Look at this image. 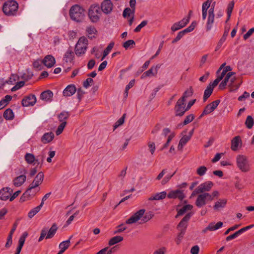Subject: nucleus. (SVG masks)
<instances>
[{
    "label": "nucleus",
    "instance_id": "obj_50",
    "mask_svg": "<svg viewBox=\"0 0 254 254\" xmlns=\"http://www.w3.org/2000/svg\"><path fill=\"white\" fill-rule=\"evenodd\" d=\"M66 122H63V123H61V124L59 126L57 129L56 131V133L57 135H59L62 133L64 128L66 125Z\"/></svg>",
    "mask_w": 254,
    "mask_h": 254
},
{
    "label": "nucleus",
    "instance_id": "obj_30",
    "mask_svg": "<svg viewBox=\"0 0 254 254\" xmlns=\"http://www.w3.org/2000/svg\"><path fill=\"white\" fill-rule=\"evenodd\" d=\"M166 196V191L157 193L148 198L149 200H160L165 198Z\"/></svg>",
    "mask_w": 254,
    "mask_h": 254
},
{
    "label": "nucleus",
    "instance_id": "obj_58",
    "mask_svg": "<svg viewBox=\"0 0 254 254\" xmlns=\"http://www.w3.org/2000/svg\"><path fill=\"white\" fill-rule=\"evenodd\" d=\"M24 84H25V82H24V81H23L18 82L16 84V85L12 88L11 91H15L16 90H18L19 89H20V88L23 87L24 86Z\"/></svg>",
    "mask_w": 254,
    "mask_h": 254
},
{
    "label": "nucleus",
    "instance_id": "obj_4",
    "mask_svg": "<svg viewBox=\"0 0 254 254\" xmlns=\"http://www.w3.org/2000/svg\"><path fill=\"white\" fill-rule=\"evenodd\" d=\"M102 10L98 4L91 5L88 10V16L93 23H96L100 20Z\"/></svg>",
    "mask_w": 254,
    "mask_h": 254
},
{
    "label": "nucleus",
    "instance_id": "obj_25",
    "mask_svg": "<svg viewBox=\"0 0 254 254\" xmlns=\"http://www.w3.org/2000/svg\"><path fill=\"white\" fill-rule=\"evenodd\" d=\"M54 138V134L52 132L45 133L41 138V141L43 143H48L51 142Z\"/></svg>",
    "mask_w": 254,
    "mask_h": 254
},
{
    "label": "nucleus",
    "instance_id": "obj_41",
    "mask_svg": "<svg viewBox=\"0 0 254 254\" xmlns=\"http://www.w3.org/2000/svg\"><path fill=\"white\" fill-rule=\"evenodd\" d=\"M44 180V174L43 172H39L35 177L33 181L39 186L42 184Z\"/></svg>",
    "mask_w": 254,
    "mask_h": 254
},
{
    "label": "nucleus",
    "instance_id": "obj_5",
    "mask_svg": "<svg viewBox=\"0 0 254 254\" xmlns=\"http://www.w3.org/2000/svg\"><path fill=\"white\" fill-rule=\"evenodd\" d=\"M88 41L85 37H80L75 47V53L78 57L83 55L87 49Z\"/></svg>",
    "mask_w": 254,
    "mask_h": 254
},
{
    "label": "nucleus",
    "instance_id": "obj_14",
    "mask_svg": "<svg viewBox=\"0 0 254 254\" xmlns=\"http://www.w3.org/2000/svg\"><path fill=\"white\" fill-rule=\"evenodd\" d=\"M36 102V98L34 95L31 94L24 98L21 102L24 107L33 106Z\"/></svg>",
    "mask_w": 254,
    "mask_h": 254
},
{
    "label": "nucleus",
    "instance_id": "obj_36",
    "mask_svg": "<svg viewBox=\"0 0 254 254\" xmlns=\"http://www.w3.org/2000/svg\"><path fill=\"white\" fill-rule=\"evenodd\" d=\"M227 203V200L225 199H220L219 201L215 203L214 206L215 210H218L220 208H223L225 206Z\"/></svg>",
    "mask_w": 254,
    "mask_h": 254
},
{
    "label": "nucleus",
    "instance_id": "obj_37",
    "mask_svg": "<svg viewBox=\"0 0 254 254\" xmlns=\"http://www.w3.org/2000/svg\"><path fill=\"white\" fill-rule=\"evenodd\" d=\"M70 114L68 112L63 111L58 116V119L60 122H66V120L69 118Z\"/></svg>",
    "mask_w": 254,
    "mask_h": 254
},
{
    "label": "nucleus",
    "instance_id": "obj_40",
    "mask_svg": "<svg viewBox=\"0 0 254 254\" xmlns=\"http://www.w3.org/2000/svg\"><path fill=\"white\" fill-rule=\"evenodd\" d=\"M213 89L209 86H207L206 89L204 90L203 95V101L205 102L206 100L211 96L212 93Z\"/></svg>",
    "mask_w": 254,
    "mask_h": 254
},
{
    "label": "nucleus",
    "instance_id": "obj_54",
    "mask_svg": "<svg viewBox=\"0 0 254 254\" xmlns=\"http://www.w3.org/2000/svg\"><path fill=\"white\" fill-rule=\"evenodd\" d=\"M148 22L147 20L142 21L140 24H139L134 30V32H139L141 28L146 26Z\"/></svg>",
    "mask_w": 254,
    "mask_h": 254
},
{
    "label": "nucleus",
    "instance_id": "obj_56",
    "mask_svg": "<svg viewBox=\"0 0 254 254\" xmlns=\"http://www.w3.org/2000/svg\"><path fill=\"white\" fill-rule=\"evenodd\" d=\"M93 83V80L92 78L89 77L86 79L85 81L83 82V86L85 88H88L90 87L91 84Z\"/></svg>",
    "mask_w": 254,
    "mask_h": 254
},
{
    "label": "nucleus",
    "instance_id": "obj_12",
    "mask_svg": "<svg viewBox=\"0 0 254 254\" xmlns=\"http://www.w3.org/2000/svg\"><path fill=\"white\" fill-rule=\"evenodd\" d=\"M100 8L105 14H110L113 10V4L111 0H104L101 3Z\"/></svg>",
    "mask_w": 254,
    "mask_h": 254
},
{
    "label": "nucleus",
    "instance_id": "obj_11",
    "mask_svg": "<svg viewBox=\"0 0 254 254\" xmlns=\"http://www.w3.org/2000/svg\"><path fill=\"white\" fill-rule=\"evenodd\" d=\"M192 215V212H189L182 219L177 226V228L179 231L186 232L188 226V222Z\"/></svg>",
    "mask_w": 254,
    "mask_h": 254
},
{
    "label": "nucleus",
    "instance_id": "obj_33",
    "mask_svg": "<svg viewBox=\"0 0 254 254\" xmlns=\"http://www.w3.org/2000/svg\"><path fill=\"white\" fill-rule=\"evenodd\" d=\"M192 205L190 204L184 205L182 208L178 211V213L176 217H177L179 216L183 215L187 212V210H190L192 209Z\"/></svg>",
    "mask_w": 254,
    "mask_h": 254
},
{
    "label": "nucleus",
    "instance_id": "obj_57",
    "mask_svg": "<svg viewBox=\"0 0 254 254\" xmlns=\"http://www.w3.org/2000/svg\"><path fill=\"white\" fill-rule=\"evenodd\" d=\"M223 78L220 77L219 75H218L216 79L214 80V81L212 83H210L208 86L212 87V88L214 89V88L216 86L219 82Z\"/></svg>",
    "mask_w": 254,
    "mask_h": 254
},
{
    "label": "nucleus",
    "instance_id": "obj_10",
    "mask_svg": "<svg viewBox=\"0 0 254 254\" xmlns=\"http://www.w3.org/2000/svg\"><path fill=\"white\" fill-rule=\"evenodd\" d=\"M185 102V101L180 99L177 102L174 108L176 116H182L187 111Z\"/></svg>",
    "mask_w": 254,
    "mask_h": 254
},
{
    "label": "nucleus",
    "instance_id": "obj_6",
    "mask_svg": "<svg viewBox=\"0 0 254 254\" xmlns=\"http://www.w3.org/2000/svg\"><path fill=\"white\" fill-rule=\"evenodd\" d=\"M238 167L243 172H247L250 170V166L248 158L243 155H239L236 158Z\"/></svg>",
    "mask_w": 254,
    "mask_h": 254
},
{
    "label": "nucleus",
    "instance_id": "obj_52",
    "mask_svg": "<svg viewBox=\"0 0 254 254\" xmlns=\"http://www.w3.org/2000/svg\"><path fill=\"white\" fill-rule=\"evenodd\" d=\"M28 234L27 232H24L23 233L22 235L20 237L18 241V246L20 247H23L25 241V238L27 237Z\"/></svg>",
    "mask_w": 254,
    "mask_h": 254
},
{
    "label": "nucleus",
    "instance_id": "obj_20",
    "mask_svg": "<svg viewBox=\"0 0 254 254\" xmlns=\"http://www.w3.org/2000/svg\"><path fill=\"white\" fill-rule=\"evenodd\" d=\"M223 222H218L216 224L215 223H210L207 227L202 230L203 233H206L207 231H213L219 229L221 228L223 226Z\"/></svg>",
    "mask_w": 254,
    "mask_h": 254
},
{
    "label": "nucleus",
    "instance_id": "obj_60",
    "mask_svg": "<svg viewBox=\"0 0 254 254\" xmlns=\"http://www.w3.org/2000/svg\"><path fill=\"white\" fill-rule=\"evenodd\" d=\"M47 231H48V229L46 228H44L42 229V230L41 231L40 236L38 239V242L42 241L43 240V239L45 237H46V236H47L46 234H47Z\"/></svg>",
    "mask_w": 254,
    "mask_h": 254
},
{
    "label": "nucleus",
    "instance_id": "obj_8",
    "mask_svg": "<svg viewBox=\"0 0 254 254\" xmlns=\"http://www.w3.org/2000/svg\"><path fill=\"white\" fill-rule=\"evenodd\" d=\"M24 159L28 164H31L35 162V163L37 164V166L38 165H41V166L44 161V156H42L40 157V156H39L37 158H35L33 154L26 153L24 156Z\"/></svg>",
    "mask_w": 254,
    "mask_h": 254
},
{
    "label": "nucleus",
    "instance_id": "obj_63",
    "mask_svg": "<svg viewBox=\"0 0 254 254\" xmlns=\"http://www.w3.org/2000/svg\"><path fill=\"white\" fill-rule=\"evenodd\" d=\"M180 233L178 234L177 238L176 240V243L178 245L180 243L182 238L184 237V235L185 234L186 232L179 231Z\"/></svg>",
    "mask_w": 254,
    "mask_h": 254
},
{
    "label": "nucleus",
    "instance_id": "obj_3",
    "mask_svg": "<svg viewBox=\"0 0 254 254\" xmlns=\"http://www.w3.org/2000/svg\"><path fill=\"white\" fill-rule=\"evenodd\" d=\"M18 8V4L15 0H8L3 4L2 10L5 15L11 16L16 14Z\"/></svg>",
    "mask_w": 254,
    "mask_h": 254
},
{
    "label": "nucleus",
    "instance_id": "obj_1",
    "mask_svg": "<svg viewBox=\"0 0 254 254\" xmlns=\"http://www.w3.org/2000/svg\"><path fill=\"white\" fill-rule=\"evenodd\" d=\"M144 212L145 209H140L127 219L126 223L127 224H132L137 222L139 220H141L142 223L149 221L151 219L152 215L147 213L144 214Z\"/></svg>",
    "mask_w": 254,
    "mask_h": 254
},
{
    "label": "nucleus",
    "instance_id": "obj_28",
    "mask_svg": "<svg viewBox=\"0 0 254 254\" xmlns=\"http://www.w3.org/2000/svg\"><path fill=\"white\" fill-rule=\"evenodd\" d=\"M228 33H229V30H225L222 37H221V38L220 39L218 43H217V45L215 48V51H218L221 48L223 44L226 41V38L228 35Z\"/></svg>",
    "mask_w": 254,
    "mask_h": 254
},
{
    "label": "nucleus",
    "instance_id": "obj_62",
    "mask_svg": "<svg viewBox=\"0 0 254 254\" xmlns=\"http://www.w3.org/2000/svg\"><path fill=\"white\" fill-rule=\"evenodd\" d=\"M175 172H174L173 174H168L162 180L161 182L162 185H165L168 182V181L171 179V178L174 175Z\"/></svg>",
    "mask_w": 254,
    "mask_h": 254
},
{
    "label": "nucleus",
    "instance_id": "obj_45",
    "mask_svg": "<svg viewBox=\"0 0 254 254\" xmlns=\"http://www.w3.org/2000/svg\"><path fill=\"white\" fill-rule=\"evenodd\" d=\"M193 94V90L191 87H190L189 89H187L183 94L182 97L180 98L182 100L185 101L186 98L190 97Z\"/></svg>",
    "mask_w": 254,
    "mask_h": 254
},
{
    "label": "nucleus",
    "instance_id": "obj_23",
    "mask_svg": "<svg viewBox=\"0 0 254 254\" xmlns=\"http://www.w3.org/2000/svg\"><path fill=\"white\" fill-rule=\"evenodd\" d=\"M53 96V93L49 90H47L41 93L40 99L42 100L51 102Z\"/></svg>",
    "mask_w": 254,
    "mask_h": 254
},
{
    "label": "nucleus",
    "instance_id": "obj_16",
    "mask_svg": "<svg viewBox=\"0 0 254 254\" xmlns=\"http://www.w3.org/2000/svg\"><path fill=\"white\" fill-rule=\"evenodd\" d=\"M214 184L211 181H207L202 183L197 187V190L201 191V193L206 192L211 190Z\"/></svg>",
    "mask_w": 254,
    "mask_h": 254
},
{
    "label": "nucleus",
    "instance_id": "obj_47",
    "mask_svg": "<svg viewBox=\"0 0 254 254\" xmlns=\"http://www.w3.org/2000/svg\"><path fill=\"white\" fill-rule=\"evenodd\" d=\"M126 116V114H124L122 117L116 122L114 126V130H115V129H116L119 127H120V126L124 124Z\"/></svg>",
    "mask_w": 254,
    "mask_h": 254
},
{
    "label": "nucleus",
    "instance_id": "obj_34",
    "mask_svg": "<svg viewBox=\"0 0 254 254\" xmlns=\"http://www.w3.org/2000/svg\"><path fill=\"white\" fill-rule=\"evenodd\" d=\"M11 99L12 97L10 95H7L3 99H1L0 101V110L6 106Z\"/></svg>",
    "mask_w": 254,
    "mask_h": 254
},
{
    "label": "nucleus",
    "instance_id": "obj_38",
    "mask_svg": "<svg viewBox=\"0 0 254 254\" xmlns=\"http://www.w3.org/2000/svg\"><path fill=\"white\" fill-rule=\"evenodd\" d=\"M123 240V237L120 236H116L111 238L109 242V245L111 246L114 245Z\"/></svg>",
    "mask_w": 254,
    "mask_h": 254
},
{
    "label": "nucleus",
    "instance_id": "obj_42",
    "mask_svg": "<svg viewBox=\"0 0 254 254\" xmlns=\"http://www.w3.org/2000/svg\"><path fill=\"white\" fill-rule=\"evenodd\" d=\"M74 57V53L70 49H68L64 55V58L66 62H70Z\"/></svg>",
    "mask_w": 254,
    "mask_h": 254
},
{
    "label": "nucleus",
    "instance_id": "obj_53",
    "mask_svg": "<svg viewBox=\"0 0 254 254\" xmlns=\"http://www.w3.org/2000/svg\"><path fill=\"white\" fill-rule=\"evenodd\" d=\"M40 210L39 209V207H36L33 209H31L28 214V216L30 218H32L34 216H35L38 212H39Z\"/></svg>",
    "mask_w": 254,
    "mask_h": 254
},
{
    "label": "nucleus",
    "instance_id": "obj_27",
    "mask_svg": "<svg viewBox=\"0 0 254 254\" xmlns=\"http://www.w3.org/2000/svg\"><path fill=\"white\" fill-rule=\"evenodd\" d=\"M57 230L58 227L57 225L55 223H54L49 231H47L46 239H48L52 238L55 235Z\"/></svg>",
    "mask_w": 254,
    "mask_h": 254
},
{
    "label": "nucleus",
    "instance_id": "obj_9",
    "mask_svg": "<svg viewBox=\"0 0 254 254\" xmlns=\"http://www.w3.org/2000/svg\"><path fill=\"white\" fill-rule=\"evenodd\" d=\"M38 185L35 183L33 181L29 186L28 188L23 194V196L24 197H29L31 196H34L35 194L39 191L40 188H38Z\"/></svg>",
    "mask_w": 254,
    "mask_h": 254
},
{
    "label": "nucleus",
    "instance_id": "obj_32",
    "mask_svg": "<svg viewBox=\"0 0 254 254\" xmlns=\"http://www.w3.org/2000/svg\"><path fill=\"white\" fill-rule=\"evenodd\" d=\"M3 118L6 120H12L14 119V115L11 109L8 108L5 110L3 115Z\"/></svg>",
    "mask_w": 254,
    "mask_h": 254
},
{
    "label": "nucleus",
    "instance_id": "obj_19",
    "mask_svg": "<svg viewBox=\"0 0 254 254\" xmlns=\"http://www.w3.org/2000/svg\"><path fill=\"white\" fill-rule=\"evenodd\" d=\"M12 190L9 188H3L0 190V199L2 200H6L10 198Z\"/></svg>",
    "mask_w": 254,
    "mask_h": 254
},
{
    "label": "nucleus",
    "instance_id": "obj_2",
    "mask_svg": "<svg viewBox=\"0 0 254 254\" xmlns=\"http://www.w3.org/2000/svg\"><path fill=\"white\" fill-rule=\"evenodd\" d=\"M69 15L72 20L76 22H81L85 17V10L79 5L75 4L70 8Z\"/></svg>",
    "mask_w": 254,
    "mask_h": 254
},
{
    "label": "nucleus",
    "instance_id": "obj_48",
    "mask_svg": "<svg viewBox=\"0 0 254 254\" xmlns=\"http://www.w3.org/2000/svg\"><path fill=\"white\" fill-rule=\"evenodd\" d=\"M207 170V168L204 166L199 167L196 170V173L199 176H203Z\"/></svg>",
    "mask_w": 254,
    "mask_h": 254
},
{
    "label": "nucleus",
    "instance_id": "obj_17",
    "mask_svg": "<svg viewBox=\"0 0 254 254\" xmlns=\"http://www.w3.org/2000/svg\"><path fill=\"white\" fill-rule=\"evenodd\" d=\"M167 196L169 198H178L180 200H182L185 197V194L182 190H177L169 192Z\"/></svg>",
    "mask_w": 254,
    "mask_h": 254
},
{
    "label": "nucleus",
    "instance_id": "obj_61",
    "mask_svg": "<svg viewBox=\"0 0 254 254\" xmlns=\"http://www.w3.org/2000/svg\"><path fill=\"white\" fill-rule=\"evenodd\" d=\"M91 54H94L95 57L97 59H99L101 56V53L99 52V50L95 47L93 48L91 51Z\"/></svg>",
    "mask_w": 254,
    "mask_h": 254
},
{
    "label": "nucleus",
    "instance_id": "obj_44",
    "mask_svg": "<svg viewBox=\"0 0 254 254\" xmlns=\"http://www.w3.org/2000/svg\"><path fill=\"white\" fill-rule=\"evenodd\" d=\"M114 46V42H111L109 45L107 46V47L105 49L104 52L103 57L101 59V60H103L109 54V53L111 52L112 49H113V47Z\"/></svg>",
    "mask_w": 254,
    "mask_h": 254
},
{
    "label": "nucleus",
    "instance_id": "obj_15",
    "mask_svg": "<svg viewBox=\"0 0 254 254\" xmlns=\"http://www.w3.org/2000/svg\"><path fill=\"white\" fill-rule=\"evenodd\" d=\"M214 12H213V8H209L208 10V16L206 23V29L207 31H210L214 22Z\"/></svg>",
    "mask_w": 254,
    "mask_h": 254
},
{
    "label": "nucleus",
    "instance_id": "obj_21",
    "mask_svg": "<svg viewBox=\"0 0 254 254\" xmlns=\"http://www.w3.org/2000/svg\"><path fill=\"white\" fill-rule=\"evenodd\" d=\"M55 63V58L50 55H47L42 61V63L48 67H52Z\"/></svg>",
    "mask_w": 254,
    "mask_h": 254
},
{
    "label": "nucleus",
    "instance_id": "obj_59",
    "mask_svg": "<svg viewBox=\"0 0 254 254\" xmlns=\"http://www.w3.org/2000/svg\"><path fill=\"white\" fill-rule=\"evenodd\" d=\"M135 43L133 40H128L125 42L123 44V47L126 49H127L130 46L135 45Z\"/></svg>",
    "mask_w": 254,
    "mask_h": 254
},
{
    "label": "nucleus",
    "instance_id": "obj_13",
    "mask_svg": "<svg viewBox=\"0 0 254 254\" xmlns=\"http://www.w3.org/2000/svg\"><path fill=\"white\" fill-rule=\"evenodd\" d=\"M20 173L22 174L15 178L13 180L14 186L17 187L22 185L26 179L25 174L27 173V171L25 169H22Z\"/></svg>",
    "mask_w": 254,
    "mask_h": 254
},
{
    "label": "nucleus",
    "instance_id": "obj_18",
    "mask_svg": "<svg viewBox=\"0 0 254 254\" xmlns=\"http://www.w3.org/2000/svg\"><path fill=\"white\" fill-rule=\"evenodd\" d=\"M189 23V18H183L181 21L175 23L171 27V30L173 32L177 31L185 27Z\"/></svg>",
    "mask_w": 254,
    "mask_h": 254
},
{
    "label": "nucleus",
    "instance_id": "obj_24",
    "mask_svg": "<svg viewBox=\"0 0 254 254\" xmlns=\"http://www.w3.org/2000/svg\"><path fill=\"white\" fill-rule=\"evenodd\" d=\"M236 73L234 72H229L227 73L224 80L219 84V88L221 90L225 89L226 86L227 85L228 82L229 81V79L232 76L234 75Z\"/></svg>",
    "mask_w": 254,
    "mask_h": 254
},
{
    "label": "nucleus",
    "instance_id": "obj_46",
    "mask_svg": "<svg viewBox=\"0 0 254 254\" xmlns=\"http://www.w3.org/2000/svg\"><path fill=\"white\" fill-rule=\"evenodd\" d=\"M254 124V119L251 116H248L245 122V125L247 128L251 129L252 128Z\"/></svg>",
    "mask_w": 254,
    "mask_h": 254
},
{
    "label": "nucleus",
    "instance_id": "obj_64",
    "mask_svg": "<svg viewBox=\"0 0 254 254\" xmlns=\"http://www.w3.org/2000/svg\"><path fill=\"white\" fill-rule=\"evenodd\" d=\"M148 146L149 148L150 152H151V154L153 155L155 150V143L154 142L149 141L148 143Z\"/></svg>",
    "mask_w": 254,
    "mask_h": 254
},
{
    "label": "nucleus",
    "instance_id": "obj_49",
    "mask_svg": "<svg viewBox=\"0 0 254 254\" xmlns=\"http://www.w3.org/2000/svg\"><path fill=\"white\" fill-rule=\"evenodd\" d=\"M214 110L209 104L205 107L204 110H203L202 113L200 116L199 118H201L204 115L209 114V113L212 112Z\"/></svg>",
    "mask_w": 254,
    "mask_h": 254
},
{
    "label": "nucleus",
    "instance_id": "obj_43",
    "mask_svg": "<svg viewBox=\"0 0 254 254\" xmlns=\"http://www.w3.org/2000/svg\"><path fill=\"white\" fill-rule=\"evenodd\" d=\"M154 66H152L149 70L144 72L141 75V78L143 79L146 77H149L151 76H155L156 73L154 72Z\"/></svg>",
    "mask_w": 254,
    "mask_h": 254
},
{
    "label": "nucleus",
    "instance_id": "obj_51",
    "mask_svg": "<svg viewBox=\"0 0 254 254\" xmlns=\"http://www.w3.org/2000/svg\"><path fill=\"white\" fill-rule=\"evenodd\" d=\"M235 2L234 1H231L228 5L227 7V15L229 16V18H230L232 11L234 7Z\"/></svg>",
    "mask_w": 254,
    "mask_h": 254
},
{
    "label": "nucleus",
    "instance_id": "obj_55",
    "mask_svg": "<svg viewBox=\"0 0 254 254\" xmlns=\"http://www.w3.org/2000/svg\"><path fill=\"white\" fill-rule=\"evenodd\" d=\"M232 69V67L229 66H226L225 67V68L223 69L222 71L220 73V75H219L220 77H221L222 78L224 77L227 74V72L228 71H231Z\"/></svg>",
    "mask_w": 254,
    "mask_h": 254
},
{
    "label": "nucleus",
    "instance_id": "obj_31",
    "mask_svg": "<svg viewBox=\"0 0 254 254\" xmlns=\"http://www.w3.org/2000/svg\"><path fill=\"white\" fill-rule=\"evenodd\" d=\"M190 139V136L187 135H184L180 140L178 148L179 150H181L184 145Z\"/></svg>",
    "mask_w": 254,
    "mask_h": 254
},
{
    "label": "nucleus",
    "instance_id": "obj_22",
    "mask_svg": "<svg viewBox=\"0 0 254 254\" xmlns=\"http://www.w3.org/2000/svg\"><path fill=\"white\" fill-rule=\"evenodd\" d=\"M76 91L75 85L71 84L68 85L63 91V95L65 97L71 96L73 95Z\"/></svg>",
    "mask_w": 254,
    "mask_h": 254
},
{
    "label": "nucleus",
    "instance_id": "obj_26",
    "mask_svg": "<svg viewBox=\"0 0 254 254\" xmlns=\"http://www.w3.org/2000/svg\"><path fill=\"white\" fill-rule=\"evenodd\" d=\"M240 143H241V139L240 136H235L231 141V149L233 151L238 149Z\"/></svg>",
    "mask_w": 254,
    "mask_h": 254
},
{
    "label": "nucleus",
    "instance_id": "obj_39",
    "mask_svg": "<svg viewBox=\"0 0 254 254\" xmlns=\"http://www.w3.org/2000/svg\"><path fill=\"white\" fill-rule=\"evenodd\" d=\"M194 119V116L193 114H190L189 115L187 116L186 117L183 124L178 125V127H180L183 126L188 125V124L191 122Z\"/></svg>",
    "mask_w": 254,
    "mask_h": 254
},
{
    "label": "nucleus",
    "instance_id": "obj_29",
    "mask_svg": "<svg viewBox=\"0 0 254 254\" xmlns=\"http://www.w3.org/2000/svg\"><path fill=\"white\" fill-rule=\"evenodd\" d=\"M86 32L88 34V37L90 39L94 38L97 33V31L93 26H90L87 27L86 28Z\"/></svg>",
    "mask_w": 254,
    "mask_h": 254
},
{
    "label": "nucleus",
    "instance_id": "obj_7",
    "mask_svg": "<svg viewBox=\"0 0 254 254\" xmlns=\"http://www.w3.org/2000/svg\"><path fill=\"white\" fill-rule=\"evenodd\" d=\"M213 200V197L208 192L201 193L197 196L195 204L198 208L205 205L207 201Z\"/></svg>",
    "mask_w": 254,
    "mask_h": 254
},
{
    "label": "nucleus",
    "instance_id": "obj_35",
    "mask_svg": "<svg viewBox=\"0 0 254 254\" xmlns=\"http://www.w3.org/2000/svg\"><path fill=\"white\" fill-rule=\"evenodd\" d=\"M72 237V236H70L68 240L65 241H63V242L60 244L59 248L61 249L60 250L63 251L64 253L69 247L70 240L71 239Z\"/></svg>",
    "mask_w": 254,
    "mask_h": 254
}]
</instances>
